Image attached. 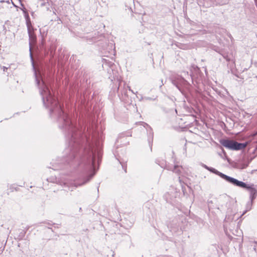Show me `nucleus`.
Instances as JSON below:
<instances>
[{
	"label": "nucleus",
	"instance_id": "nucleus-2",
	"mask_svg": "<svg viewBox=\"0 0 257 257\" xmlns=\"http://www.w3.org/2000/svg\"><path fill=\"white\" fill-rule=\"evenodd\" d=\"M231 184L235 186L246 189L249 192V199L251 201L257 196V187L253 184L248 185L245 183L234 178Z\"/></svg>",
	"mask_w": 257,
	"mask_h": 257
},
{
	"label": "nucleus",
	"instance_id": "nucleus-4",
	"mask_svg": "<svg viewBox=\"0 0 257 257\" xmlns=\"http://www.w3.org/2000/svg\"><path fill=\"white\" fill-rule=\"evenodd\" d=\"M170 80L180 92H183L184 89L190 85L189 83L182 76L178 74H173L170 77Z\"/></svg>",
	"mask_w": 257,
	"mask_h": 257
},
{
	"label": "nucleus",
	"instance_id": "nucleus-23",
	"mask_svg": "<svg viewBox=\"0 0 257 257\" xmlns=\"http://www.w3.org/2000/svg\"><path fill=\"white\" fill-rule=\"evenodd\" d=\"M185 74V76H186V75H187V76H189V74H188V72H185V71H184L183 72Z\"/></svg>",
	"mask_w": 257,
	"mask_h": 257
},
{
	"label": "nucleus",
	"instance_id": "nucleus-18",
	"mask_svg": "<svg viewBox=\"0 0 257 257\" xmlns=\"http://www.w3.org/2000/svg\"><path fill=\"white\" fill-rule=\"evenodd\" d=\"M212 203H213V201H212V200L208 201V207H209V209L210 208H212L213 207V206H212L211 205V204H212Z\"/></svg>",
	"mask_w": 257,
	"mask_h": 257
},
{
	"label": "nucleus",
	"instance_id": "nucleus-21",
	"mask_svg": "<svg viewBox=\"0 0 257 257\" xmlns=\"http://www.w3.org/2000/svg\"><path fill=\"white\" fill-rule=\"evenodd\" d=\"M145 99H146V100H152V99L151 97H145Z\"/></svg>",
	"mask_w": 257,
	"mask_h": 257
},
{
	"label": "nucleus",
	"instance_id": "nucleus-13",
	"mask_svg": "<svg viewBox=\"0 0 257 257\" xmlns=\"http://www.w3.org/2000/svg\"><path fill=\"white\" fill-rule=\"evenodd\" d=\"M28 34L29 38L31 41H34L36 39V37L32 31L28 32Z\"/></svg>",
	"mask_w": 257,
	"mask_h": 257
},
{
	"label": "nucleus",
	"instance_id": "nucleus-24",
	"mask_svg": "<svg viewBox=\"0 0 257 257\" xmlns=\"http://www.w3.org/2000/svg\"><path fill=\"white\" fill-rule=\"evenodd\" d=\"M171 229V230L172 231H176V230H174L172 227H170Z\"/></svg>",
	"mask_w": 257,
	"mask_h": 257
},
{
	"label": "nucleus",
	"instance_id": "nucleus-26",
	"mask_svg": "<svg viewBox=\"0 0 257 257\" xmlns=\"http://www.w3.org/2000/svg\"><path fill=\"white\" fill-rule=\"evenodd\" d=\"M104 65H105V66H106V65H107V63H105V64H102V66H103Z\"/></svg>",
	"mask_w": 257,
	"mask_h": 257
},
{
	"label": "nucleus",
	"instance_id": "nucleus-14",
	"mask_svg": "<svg viewBox=\"0 0 257 257\" xmlns=\"http://www.w3.org/2000/svg\"><path fill=\"white\" fill-rule=\"evenodd\" d=\"M118 162H119V163L121 164V166H122V169L124 170V171L126 172V165L125 163L124 162H122L121 161H120L118 159Z\"/></svg>",
	"mask_w": 257,
	"mask_h": 257
},
{
	"label": "nucleus",
	"instance_id": "nucleus-27",
	"mask_svg": "<svg viewBox=\"0 0 257 257\" xmlns=\"http://www.w3.org/2000/svg\"><path fill=\"white\" fill-rule=\"evenodd\" d=\"M254 78L257 80V76H255Z\"/></svg>",
	"mask_w": 257,
	"mask_h": 257
},
{
	"label": "nucleus",
	"instance_id": "nucleus-5",
	"mask_svg": "<svg viewBox=\"0 0 257 257\" xmlns=\"http://www.w3.org/2000/svg\"><path fill=\"white\" fill-rule=\"evenodd\" d=\"M140 124L143 126L142 129L144 131H146L148 134V141L150 146H152L153 143L154 134L151 127L146 123L144 122H139L137 124Z\"/></svg>",
	"mask_w": 257,
	"mask_h": 257
},
{
	"label": "nucleus",
	"instance_id": "nucleus-25",
	"mask_svg": "<svg viewBox=\"0 0 257 257\" xmlns=\"http://www.w3.org/2000/svg\"><path fill=\"white\" fill-rule=\"evenodd\" d=\"M178 178H179V180L180 183L181 184V180L180 179V177H179Z\"/></svg>",
	"mask_w": 257,
	"mask_h": 257
},
{
	"label": "nucleus",
	"instance_id": "nucleus-3",
	"mask_svg": "<svg viewBox=\"0 0 257 257\" xmlns=\"http://www.w3.org/2000/svg\"><path fill=\"white\" fill-rule=\"evenodd\" d=\"M220 143L222 146L230 150L235 151L243 149L247 145V143L246 142L244 143H240L236 141L228 139L221 140L220 141Z\"/></svg>",
	"mask_w": 257,
	"mask_h": 257
},
{
	"label": "nucleus",
	"instance_id": "nucleus-19",
	"mask_svg": "<svg viewBox=\"0 0 257 257\" xmlns=\"http://www.w3.org/2000/svg\"><path fill=\"white\" fill-rule=\"evenodd\" d=\"M201 165H202V166L203 168H205L206 169H207V170H208V169H209V167H208L207 165H205V164H202Z\"/></svg>",
	"mask_w": 257,
	"mask_h": 257
},
{
	"label": "nucleus",
	"instance_id": "nucleus-8",
	"mask_svg": "<svg viewBox=\"0 0 257 257\" xmlns=\"http://www.w3.org/2000/svg\"><path fill=\"white\" fill-rule=\"evenodd\" d=\"M108 66L109 67V69L107 70V71H108V73H109L110 74H111V73H110V70H111L112 72V74L113 75L112 78L113 79H115L116 77H117V72L114 70H113V68L114 67V65L113 63H109L108 64Z\"/></svg>",
	"mask_w": 257,
	"mask_h": 257
},
{
	"label": "nucleus",
	"instance_id": "nucleus-11",
	"mask_svg": "<svg viewBox=\"0 0 257 257\" xmlns=\"http://www.w3.org/2000/svg\"><path fill=\"white\" fill-rule=\"evenodd\" d=\"M193 70L194 71H198L199 70V68L195 65H193L191 66V69H190V71H191V74L190 75L191 79H192V77H193V72H192Z\"/></svg>",
	"mask_w": 257,
	"mask_h": 257
},
{
	"label": "nucleus",
	"instance_id": "nucleus-17",
	"mask_svg": "<svg viewBox=\"0 0 257 257\" xmlns=\"http://www.w3.org/2000/svg\"><path fill=\"white\" fill-rule=\"evenodd\" d=\"M49 6V4H48V2L47 3H42L41 4V7L46 6V8H47L48 10H49V7H48Z\"/></svg>",
	"mask_w": 257,
	"mask_h": 257
},
{
	"label": "nucleus",
	"instance_id": "nucleus-22",
	"mask_svg": "<svg viewBox=\"0 0 257 257\" xmlns=\"http://www.w3.org/2000/svg\"><path fill=\"white\" fill-rule=\"evenodd\" d=\"M3 69L4 71H6V70L8 69V68L5 67V66H3Z\"/></svg>",
	"mask_w": 257,
	"mask_h": 257
},
{
	"label": "nucleus",
	"instance_id": "nucleus-15",
	"mask_svg": "<svg viewBox=\"0 0 257 257\" xmlns=\"http://www.w3.org/2000/svg\"><path fill=\"white\" fill-rule=\"evenodd\" d=\"M62 163H59V162H55V163H54L53 164H55V166H54V168L53 169L54 170H58L60 168H61V167H59V166H59V165H60Z\"/></svg>",
	"mask_w": 257,
	"mask_h": 257
},
{
	"label": "nucleus",
	"instance_id": "nucleus-1",
	"mask_svg": "<svg viewBox=\"0 0 257 257\" xmlns=\"http://www.w3.org/2000/svg\"><path fill=\"white\" fill-rule=\"evenodd\" d=\"M30 51L36 84L39 87L43 105L49 109L51 117H57L59 127L63 130L66 139L69 140V147L65 150L66 156L63 159V163L64 162L68 164L72 163L74 165L76 163L77 166L83 170L78 180L64 183V185L72 191L74 188L89 181L95 175L94 163L97 159V163H99L101 157V150L95 139H93V137L91 140L88 138L76 122L64 112L62 105L52 94L41 74H38L31 48Z\"/></svg>",
	"mask_w": 257,
	"mask_h": 257
},
{
	"label": "nucleus",
	"instance_id": "nucleus-10",
	"mask_svg": "<svg viewBox=\"0 0 257 257\" xmlns=\"http://www.w3.org/2000/svg\"><path fill=\"white\" fill-rule=\"evenodd\" d=\"M215 51L218 52L220 55H221L223 56V57L226 60V61H230V58H229L228 54L227 53L225 52L222 50H219L218 49H216Z\"/></svg>",
	"mask_w": 257,
	"mask_h": 257
},
{
	"label": "nucleus",
	"instance_id": "nucleus-12",
	"mask_svg": "<svg viewBox=\"0 0 257 257\" xmlns=\"http://www.w3.org/2000/svg\"><path fill=\"white\" fill-rule=\"evenodd\" d=\"M26 23L28 29V32H29L32 31L33 28L30 20H27Z\"/></svg>",
	"mask_w": 257,
	"mask_h": 257
},
{
	"label": "nucleus",
	"instance_id": "nucleus-16",
	"mask_svg": "<svg viewBox=\"0 0 257 257\" xmlns=\"http://www.w3.org/2000/svg\"><path fill=\"white\" fill-rule=\"evenodd\" d=\"M252 201H251L250 200V201L248 202L247 203V204H246V211L249 210L251 209V206L252 205Z\"/></svg>",
	"mask_w": 257,
	"mask_h": 257
},
{
	"label": "nucleus",
	"instance_id": "nucleus-7",
	"mask_svg": "<svg viewBox=\"0 0 257 257\" xmlns=\"http://www.w3.org/2000/svg\"><path fill=\"white\" fill-rule=\"evenodd\" d=\"M162 168H164L165 169H167L168 170H172L173 172L176 173L178 175H179L181 173V171L182 170V167L181 166H179L178 165H175L173 168L166 164L165 163V165H164L163 163H162L161 164H159Z\"/></svg>",
	"mask_w": 257,
	"mask_h": 257
},
{
	"label": "nucleus",
	"instance_id": "nucleus-6",
	"mask_svg": "<svg viewBox=\"0 0 257 257\" xmlns=\"http://www.w3.org/2000/svg\"><path fill=\"white\" fill-rule=\"evenodd\" d=\"M208 171H209L210 172H211L212 173H214L216 175H218L221 178L223 179L226 181H227V182H228V183H229L230 184L232 183V182H233V180L234 179V178H232V177H231L230 176H227L226 175L222 173H221V172H219L218 171H217L215 169H214L213 168H212V167H209V168L208 169Z\"/></svg>",
	"mask_w": 257,
	"mask_h": 257
},
{
	"label": "nucleus",
	"instance_id": "nucleus-20",
	"mask_svg": "<svg viewBox=\"0 0 257 257\" xmlns=\"http://www.w3.org/2000/svg\"><path fill=\"white\" fill-rule=\"evenodd\" d=\"M127 88L129 91H130L132 93L134 94H136V93L134 92V91L131 88V87L129 86H127Z\"/></svg>",
	"mask_w": 257,
	"mask_h": 257
},
{
	"label": "nucleus",
	"instance_id": "nucleus-9",
	"mask_svg": "<svg viewBox=\"0 0 257 257\" xmlns=\"http://www.w3.org/2000/svg\"><path fill=\"white\" fill-rule=\"evenodd\" d=\"M102 38H104V36L102 35H100L97 36H94L92 38H89L88 40L89 42H95L99 40H101Z\"/></svg>",
	"mask_w": 257,
	"mask_h": 257
}]
</instances>
